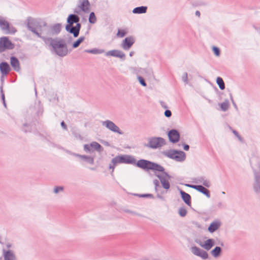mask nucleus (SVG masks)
Masks as SVG:
<instances>
[{
    "label": "nucleus",
    "mask_w": 260,
    "mask_h": 260,
    "mask_svg": "<svg viewBox=\"0 0 260 260\" xmlns=\"http://www.w3.org/2000/svg\"><path fill=\"white\" fill-rule=\"evenodd\" d=\"M26 27L27 29L44 41V38H53L52 37L58 35L61 29V25L56 23L48 25L42 20L28 18Z\"/></svg>",
    "instance_id": "nucleus-1"
},
{
    "label": "nucleus",
    "mask_w": 260,
    "mask_h": 260,
    "mask_svg": "<svg viewBox=\"0 0 260 260\" xmlns=\"http://www.w3.org/2000/svg\"><path fill=\"white\" fill-rule=\"evenodd\" d=\"M137 166L146 171L151 170L161 172L162 174H156V176L159 179L165 189H169L170 188V184L168 180L171 178V176L168 173L165 172V169L162 166L157 163L143 159H140L137 162Z\"/></svg>",
    "instance_id": "nucleus-2"
},
{
    "label": "nucleus",
    "mask_w": 260,
    "mask_h": 260,
    "mask_svg": "<svg viewBox=\"0 0 260 260\" xmlns=\"http://www.w3.org/2000/svg\"><path fill=\"white\" fill-rule=\"evenodd\" d=\"M44 42L47 45L52 48V50L56 54L60 57L66 56L68 49L64 40L60 38H43Z\"/></svg>",
    "instance_id": "nucleus-3"
},
{
    "label": "nucleus",
    "mask_w": 260,
    "mask_h": 260,
    "mask_svg": "<svg viewBox=\"0 0 260 260\" xmlns=\"http://www.w3.org/2000/svg\"><path fill=\"white\" fill-rule=\"evenodd\" d=\"M79 21L80 17L75 14H70L67 18L68 24L66 26V30L73 34L75 38L78 37L81 27Z\"/></svg>",
    "instance_id": "nucleus-4"
},
{
    "label": "nucleus",
    "mask_w": 260,
    "mask_h": 260,
    "mask_svg": "<svg viewBox=\"0 0 260 260\" xmlns=\"http://www.w3.org/2000/svg\"><path fill=\"white\" fill-rule=\"evenodd\" d=\"M165 156L169 158L174 159L176 161L181 162L184 161L186 158L185 152L174 149L166 151L163 152Z\"/></svg>",
    "instance_id": "nucleus-5"
},
{
    "label": "nucleus",
    "mask_w": 260,
    "mask_h": 260,
    "mask_svg": "<svg viewBox=\"0 0 260 260\" xmlns=\"http://www.w3.org/2000/svg\"><path fill=\"white\" fill-rule=\"evenodd\" d=\"M166 144L165 140L161 137H152L148 138V143L144 146L149 148L155 149Z\"/></svg>",
    "instance_id": "nucleus-6"
},
{
    "label": "nucleus",
    "mask_w": 260,
    "mask_h": 260,
    "mask_svg": "<svg viewBox=\"0 0 260 260\" xmlns=\"http://www.w3.org/2000/svg\"><path fill=\"white\" fill-rule=\"evenodd\" d=\"M0 27L6 34H14L17 30L13 26H10L9 22L0 17Z\"/></svg>",
    "instance_id": "nucleus-7"
},
{
    "label": "nucleus",
    "mask_w": 260,
    "mask_h": 260,
    "mask_svg": "<svg viewBox=\"0 0 260 260\" xmlns=\"http://www.w3.org/2000/svg\"><path fill=\"white\" fill-rule=\"evenodd\" d=\"M14 45L10 41L8 37H3L0 38V53L7 49H13Z\"/></svg>",
    "instance_id": "nucleus-8"
},
{
    "label": "nucleus",
    "mask_w": 260,
    "mask_h": 260,
    "mask_svg": "<svg viewBox=\"0 0 260 260\" xmlns=\"http://www.w3.org/2000/svg\"><path fill=\"white\" fill-rule=\"evenodd\" d=\"M102 124L103 126H105L106 128L113 132L117 133L120 135H122L123 134L122 132L120 130L118 126L111 120H107L102 121Z\"/></svg>",
    "instance_id": "nucleus-9"
},
{
    "label": "nucleus",
    "mask_w": 260,
    "mask_h": 260,
    "mask_svg": "<svg viewBox=\"0 0 260 260\" xmlns=\"http://www.w3.org/2000/svg\"><path fill=\"white\" fill-rule=\"evenodd\" d=\"M2 255L4 260H18L15 252L11 249H2Z\"/></svg>",
    "instance_id": "nucleus-10"
},
{
    "label": "nucleus",
    "mask_w": 260,
    "mask_h": 260,
    "mask_svg": "<svg viewBox=\"0 0 260 260\" xmlns=\"http://www.w3.org/2000/svg\"><path fill=\"white\" fill-rule=\"evenodd\" d=\"M191 251L193 254L201 257L203 259H206L208 257V254L206 251L197 246L192 247L191 248Z\"/></svg>",
    "instance_id": "nucleus-11"
},
{
    "label": "nucleus",
    "mask_w": 260,
    "mask_h": 260,
    "mask_svg": "<svg viewBox=\"0 0 260 260\" xmlns=\"http://www.w3.org/2000/svg\"><path fill=\"white\" fill-rule=\"evenodd\" d=\"M135 42L134 37L131 36L125 38L121 43V47L124 50H129Z\"/></svg>",
    "instance_id": "nucleus-12"
},
{
    "label": "nucleus",
    "mask_w": 260,
    "mask_h": 260,
    "mask_svg": "<svg viewBox=\"0 0 260 260\" xmlns=\"http://www.w3.org/2000/svg\"><path fill=\"white\" fill-rule=\"evenodd\" d=\"M169 141L175 143L179 141L180 139V134L178 131L175 129L170 130L168 133Z\"/></svg>",
    "instance_id": "nucleus-13"
},
{
    "label": "nucleus",
    "mask_w": 260,
    "mask_h": 260,
    "mask_svg": "<svg viewBox=\"0 0 260 260\" xmlns=\"http://www.w3.org/2000/svg\"><path fill=\"white\" fill-rule=\"evenodd\" d=\"M90 3L88 0H79L78 7L83 12H89Z\"/></svg>",
    "instance_id": "nucleus-14"
},
{
    "label": "nucleus",
    "mask_w": 260,
    "mask_h": 260,
    "mask_svg": "<svg viewBox=\"0 0 260 260\" xmlns=\"http://www.w3.org/2000/svg\"><path fill=\"white\" fill-rule=\"evenodd\" d=\"M187 186L192 188L195 189L198 191L205 194L207 198L210 197V194L209 191L206 189L204 186L201 185H186Z\"/></svg>",
    "instance_id": "nucleus-15"
},
{
    "label": "nucleus",
    "mask_w": 260,
    "mask_h": 260,
    "mask_svg": "<svg viewBox=\"0 0 260 260\" xmlns=\"http://www.w3.org/2000/svg\"><path fill=\"white\" fill-rule=\"evenodd\" d=\"M121 164H136L137 165L136 159L129 155H120Z\"/></svg>",
    "instance_id": "nucleus-16"
},
{
    "label": "nucleus",
    "mask_w": 260,
    "mask_h": 260,
    "mask_svg": "<svg viewBox=\"0 0 260 260\" xmlns=\"http://www.w3.org/2000/svg\"><path fill=\"white\" fill-rule=\"evenodd\" d=\"M221 222L219 220H215L210 223L208 228V231L210 233H213L217 231L221 226Z\"/></svg>",
    "instance_id": "nucleus-17"
},
{
    "label": "nucleus",
    "mask_w": 260,
    "mask_h": 260,
    "mask_svg": "<svg viewBox=\"0 0 260 260\" xmlns=\"http://www.w3.org/2000/svg\"><path fill=\"white\" fill-rule=\"evenodd\" d=\"M74 156L78 157L84 161L85 162L90 164L93 165L94 164V156H88L86 155H81L77 153H73Z\"/></svg>",
    "instance_id": "nucleus-18"
},
{
    "label": "nucleus",
    "mask_w": 260,
    "mask_h": 260,
    "mask_svg": "<svg viewBox=\"0 0 260 260\" xmlns=\"http://www.w3.org/2000/svg\"><path fill=\"white\" fill-rule=\"evenodd\" d=\"M106 55L117 57L123 59H125V54L122 51L118 50L109 51L106 53Z\"/></svg>",
    "instance_id": "nucleus-19"
},
{
    "label": "nucleus",
    "mask_w": 260,
    "mask_h": 260,
    "mask_svg": "<svg viewBox=\"0 0 260 260\" xmlns=\"http://www.w3.org/2000/svg\"><path fill=\"white\" fill-rule=\"evenodd\" d=\"M200 245L205 249L209 250L215 245V240L213 239H208L204 243H200Z\"/></svg>",
    "instance_id": "nucleus-20"
},
{
    "label": "nucleus",
    "mask_w": 260,
    "mask_h": 260,
    "mask_svg": "<svg viewBox=\"0 0 260 260\" xmlns=\"http://www.w3.org/2000/svg\"><path fill=\"white\" fill-rule=\"evenodd\" d=\"M10 63L15 71L19 72L20 71L19 61L17 57L11 56L10 58Z\"/></svg>",
    "instance_id": "nucleus-21"
},
{
    "label": "nucleus",
    "mask_w": 260,
    "mask_h": 260,
    "mask_svg": "<svg viewBox=\"0 0 260 260\" xmlns=\"http://www.w3.org/2000/svg\"><path fill=\"white\" fill-rule=\"evenodd\" d=\"M11 70L9 64L5 61L0 63V71L3 75H7Z\"/></svg>",
    "instance_id": "nucleus-22"
},
{
    "label": "nucleus",
    "mask_w": 260,
    "mask_h": 260,
    "mask_svg": "<svg viewBox=\"0 0 260 260\" xmlns=\"http://www.w3.org/2000/svg\"><path fill=\"white\" fill-rule=\"evenodd\" d=\"M180 193L181 196V198L183 200V201L184 202V203L187 204L188 206L191 205V197L190 196L185 192V191H183L182 190H180Z\"/></svg>",
    "instance_id": "nucleus-23"
},
{
    "label": "nucleus",
    "mask_w": 260,
    "mask_h": 260,
    "mask_svg": "<svg viewBox=\"0 0 260 260\" xmlns=\"http://www.w3.org/2000/svg\"><path fill=\"white\" fill-rule=\"evenodd\" d=\"M90 146H91L92 149H93L99 153H101L104 151L103 147L96 142H92L90 143Z\"/></svg>",
    "instance_id": "nucleus-24"
},
{
    "label": "nucleus",
    "mask_w": 260,
    "mask_h": 260,
    "mask_svg": "<svg viewBox=\"0 0 260 260\" xmlns=\"http://www.w3.org/2000/svg\"><path fill=\"white\" fill-rule=\"evenodd\" d=\"M147 7L146 6H140L134 8L133 13L134 14H143L147 11Z\"/></svg>",
    "instance_id": "nucleus-25"
},
{
    "label": "nucleus",
    "mask_w": 260,
    "mask_h": 260,
    "mask_svg": "<svg viewBox=\"0 0 260 260\" xmlns=\"http://www.w3.org/2000/svg\"><path fill=\"white\" fill-rule=\"evenodd\" d=\"M222 251L221 248L219 246H216L213 250L211 251V255L216 258L220 256Z\"/></svg>",
    "instance_id": "nucleus-26"
},
{
    "label": "nucleus",
    "mask_w": 260,
    "mask_h": 260,
    "mask_svg": "<svg viewBox=\"0 0 260 260\" xmlns=\"http://www.w3.org/2000/svg\"><path fill=\"white\" fill-rule=\"evenodd\" d=\"M141 73L145 76H152L153 75V70L150 68H145V69H141Z\"/></svg>",
    "instance_id": "nucleus-27"
},
{
    "label": "nucleus",
    "mask_w": 260,
    "mask_h": 260,
    "mask_svg": "<svg viewBox=\"0 0 260 260\" xmlns=\"http://www.w3.org/2000/svg\"><path fill=\"white\" fill-rule=\"evenodd\" d=\"M220 106L223 111H226L229 109L230 106L229 100L228 99H225L223 102L220 104Z\"/></svg>",
    "instance_id": "nucleus-28"
},
{
    "label": "nucleus",
    "mask_w": 260,
    "mask_h": 260,
    "mask_svg": "<svg viewBox=\"0 0 260 260\" xmlns=\"http://www.w3.org/2000/svg\"><path fill=\"white\" fill-rule=\"evenodd\" d=\"M85 38L84 36L80 37L78 40H77L75 42L72 44V47L73 48H76L79 46L80 44L83 42L85 40Z\"/></svg>",
    "instance_id": "nucleus-29"
},
{
    "label": "nucleus",
    "mask_w": 260,
    "mask_h": 260,
    "mask_svg": "<svg viewBox=\"0 0 260 260\" xmlns=\"http://www.w3.org/2000/svg\"><path fill=\"white\" fill-rule=\"evenodd\" d=\"M216 83L221 90H223L225 89L224 82L222 78L220 77H217L216 79Z\"/></svg>",
    "instance_id": "nucleus-30"
},
{
    "label": "nucleus",
    "mask_w": 260,
    "mask_h": 260,
    "mask_svg": "<svg viewBox=\"0 0 260 260\" xmlns=\"http://www.w3.org/2000/svg\"><path fill=\"white\" fill-rule=\"evenodd\" d=\"M88 21L91 24H94L96 22V18L94 12H92L90 13Z\"/></svg>",
    "instance_id": "nucleus-31"
},
{
    "label": "nucleus",
    "mask_w": 260,
    "mask_h": 260,
    "mask_svg": "<svg viewBox=\"0 0 260 260\" xmlns=\"http://www.w3.org/2000/svg\"><path fill=\"white\" fill-rule=\"evenodd\" d=\"M84 52H87V53L94 54H97L101 53L103 51L99 49L94 48V49H92L85 50Z\"/></svg>",
    "instance_id": "nucleus-32"
},
{
    "label": "nucleus",
    "mask_w": 260,
    "mask_h": 260,
    "mask_svg": "<svg viewBox=\"0 0 260 260\" xmlns=\"http://www.w3.org/2000/svg\"><path fill=\"white\" fill-rule=\"evenodd\" d=\"M199 182L202 183L203 185L207 187H209L210 186L211 183L209 181L207 180H205L204 178L201 177L199 179Z\"/></svg>",
    "instance_id": "nucleus-33"
},
{
    "label": "nucleus",
    "mask_w": 260,
    "mask_h": 260,
    "mask_svg": "<svg viewBox=\"0 0 260 260\" xmlns=\"http://www.w3.org/2000/svg\"><path fill=\"white\" fill-rule=\"evenodd\" d=\"M111 163L113 164V165H116L117 164H121V159H120V155L117 156L111 160Z\"/></svg>",
    "instance_id": "nucleus-34"
},
{
    "label": "nucleus",
    "mask_w": 260,
    "mask_h": 260,
    "mask_svg": "<svg viewBox=\"0 0 260 260\" xmlns=\"http://www.w3.org/2000/svg\"><path fill=\"white\" fill-rule=\"evenodd\" d=\"M84 150L87 153H92L93 150L90 144H84L83 146Z\"/></svg>",
    "instance_id": "nucleus-35"
},
{
    "label": "nucleus",
    "mask_w": 260,
    "mask_h": 260,
    "mask_svg": "<svg viewBox=\"0 0 260 260\" xmlns=\"http://www.w3.org/2000/svg\"><path fill=\"white\" fill-rule=\"evenodd\" d=\"M187 214V211L184 208H180L179 209V214L181 217H184Z\"/></svg>",
    "instance_id": "nucleus-36"
},
{
    "label": "nucleus",
    "mask_w": 260,
    "mask_h": 260,
    "mask_svg": "<svg viewBox=\"0 0 260 260\" xmlns=\"http://www.w3.org/2000/svg\"><path fill=\"white\" fill-rule=\"evenodd\" d=\"M63 186H56L54 188L53 192L55 194L58 193L59 192L62 191L63 190Z\"/></svg>",
    "instance_id": "nucleus-37"
},
{
    "label": "nucleus",
    "mask_w": 260,
    "mask_h": 260,
    "mask_svg": "<svg viewBox=\"0 0 260 260\" xmlns=\"http://www.w3.org/2000/svg\"><path fill=\"white\" fill-rule=\"evenodd\" d=\"M182 80L186 84L188 83V76L186 72H185L183 74L182 76Z\"/></svg>",
    "instance_id": "nucleus-38"
},
{
    "label": "nucleus",
    "mask_w": 260,
    "mask_h": 260,
    "mask_svg": "<svg viewBox=\"0 0 260 260\" xmlns=\"http://www.w3.org/2000/svg\"><path fill=\"white\" fill-rule=\"evenodd\" d=\"M138 79L140 82V83L143 86H146L147 84L145 81V80L144 78L141 76H138Z\"/></svg>",
    "instance_id": "nucleus-39"
},
{
    "label": "nucleus",
    "mask_w": 260,
    "mask_h": 260,
    "mask_svg": "<svg viewBox=\"0 0 260 260\" xmlns=\"http://www.w3.org/2000/svg\"><path fill=\"white\" fill-rule=\"evenodd\" d=\"M125 35L126 32L124 30L121 29H119L117 34V36L121 38L124 37Z\"/></svg>",
    "instance_id": "nucleus-40"
},
{
    "label": "nucleus",
    "mask_w": 260,
    "mask_h": 260,
    "mask_svg": "<svg viewBox=\"0 0 260 260\" xmlns=\"http://www.w3.org/2000/svg\"><path fill=\"white\" fill-rule=\"evenodd\" d=\"M212 50L216 56H218L220 55V50L218 47L213 46Z\"/></svg>",
    "instance_id": "nucleus-41"
},
{
    "label": "nucleus",
    "mask_w": 260,
    "mask_h": 260,
    "mask_svg": "<svg viewBox=\"0 0 260 260\" xmlns=\"http://www.w3.org/2000/svg\"><path fill=\"white\" fill-rule=\"evenodd\" d=\"M153 184L155 186V190L156 192H158V188L160 187L159 182L158 180L155 179L153 180Z\"/></svg>",
    "instance_id": "nucleus-42"
},
{
    "label": "nucleus",
    "mask_w": 260,
    "mask_h": 260,
    "mask_svg": "<svg viewBox=\"0 0 260 260\" xmlns=\"http://www.w3.org/2000/svg\"><path fill=\"white\" fill-rule=\"evenodd\" d=\"M165 116L167 117H170L172 115V112L170 110H166L164 113Z\"/></svg>",
    "instance_id": "nucleus-43"
},
{
    "label": "nucleus",
    "mask_w": 260,
    "mask_h": 260,
    "mask_svg": "<svg viewBox=\"0 0 260 260\" xmlns=\"http://www.w3.org/2000/svg\"><path fill=\"white\" fill-rule=\"evenodd\" d=\"M139 196L141 197H143V198H146V197H149V198H153V194H149V193L140 194V195H139Z\"/></svg>",
    "instance_id": "nucleus-44"
},
{
    "label": "nucleus",
    "mask_w": 260,
    "mask_h": 260,
    "mask_svg": "<svg viewBox=\"0 0 260 260\" xmlns=\"http://www.w3.org/2000/svg\"><path fill=\"white\" fill-rule=\"evenodd\" d=\"M0 90H1V97H2V100L3 101V102H4V101H5V94L3 92V86H1L0 87Z\"/></svg>",
    "instance_id": "nucleus-45"
},
{
    "label": "nucleus",
    "mask_w": 260,
    "mask_h": 260,
    "mask_svg": "<svg viewBox=\"0 0 260 260\" xmlns=\"http://www.w3.org/2000/svg\"><path fill=\"white\" fill-rule=\"evenodd\" d=\"M6 249H10V248L13 247V245L10 242H8L6 244Z\"/></svg>",
    "instance_id": "nucleus-46"
},
{
    "label": "nucleus",
    "mask_w": 260,
    "mask_h": 260,
    "mask_svg": "<svg viewBox=\"0 0 260 260\" xmlns=\"http://www.w3.org/2000/svg\"><path fill=\"white\" fill-rule=\"evenodd\" d=\"M233 132V133L234 134V135H235L236 137H237V138H238V139H239L240 140H241V139H242V138H241V136L239 135L238 133L236 131L234 130Z\"/></svg>",
    "instance_id": "nucleus-47"
},
{
    "label": "nucleus",
    "mask_w": 260,
    "mask_h": 260,
    "mask_svg": "<svg viewBox=\"0 0 260 260\" xmlns=\"http://www.w3.org/2000/svg\"><path fill=\"white\" fill-rule=\"evenodd\" d=\"M183 146L184 150L185 151H188L189 149V146L187 144H183Z\"/></svg>",
    "instance_id": "nucleus-48"
},
{
    "label": "nucleus",
    "mask_w": 260,
    "mask_h": 260,
    "mask_svg": "<svg viewBox=\"0 0 260 260\" xmlns=\"http://www.w3.org/2000/svg\"><path fill=\"white\" fill-rule=\"evenodd\" d=\"M61 127L64 129L67 130V126L64 121H62L60 123Z\"/></svg>",
    "instance_id": "nucleus-49"
},
{
    "label": "nucleus",
    "mask_w": 260,
    "mask_h": 260,
    "mask_svg": "<svg viewBox=\"0 0 260 260\" xmlns=\"http://www.w3.org/2000/svg\"><path fill=\"white\" fill-rule=\"evenodd\" d=\"M114 166L115 165H113V164H110L109 165V169L110 170H112V173H113L114 172Z\"/></svg>",
    "instance_id": "nucleus-50"
},
{
    "label": "nucleus",
    "mask_w": 260,
    "mask_h": 260,
    "mask_svg": "<svg viewBox=\"0 0 260 260\" xmlns=\"http://www.w3.org/2000/svg\"><path fill=\"white\" fill-rule=\"evenodd\" d=\"M128 212H130L134 215H138V216H141V217H143V216L141 214H140L139 213H135V212H132V211H128Z\"/></svg>",
    "instance_id": "nucleus-51"
},
{
    "label": "nucleus",
    "mask_w": 260,
    "mask_h": 260,
    "mask_svg": "<svg viewBox=\"0 0 260 260\" xmlns=\"http://www.w3.org/2000/svg\"><path fill=\"white\" fill-rule=\"evenodd\" d=\"M232 103L235 109L237 110H238V107H237L236 103L235 102V101H233V102H232Z\"/></svg>",
    "instance_id": "nucleus-52"
},
{
    "label": "nucleus",
    "mask_w": 260,
    "mask_h": 260,
    "mask_svg": "<svg viewBox=\"0 0 260 260\" xmlns=\"http://www.w3.org/2000/svg\"><path fill=\"white\" fill-rule=\"evenodd\" d=\"M103 144L104 145L106 146H110V144H109V143L108 142H107V141H104V142H103Z\"/></svg>",
    "instance_id": "nucleus-53"
},
{
    "label": "nucleus",
    "mask_w": 260,
    "mask_h": 260,
    "mask_svg": "<svg viewBox=\"0 0 260 260\" xmlns=\"http://www.w3.org/2000/svg\"><path fill=\"white\" fill-rule=\"evenodd\" d=\"M81 10H78L77 9H75L74 11V13L76 14H79Z\"/></svg>",
    "instance_id": "nucleus-54"
},
{
    "label": "nucleus",
    "mask_w": 260,
    "mask_h": 260,
    "mask_svg": "<svg viewBox=\"0 0 260 260\" xmlns=\"http://www.w3.org/2000/svg\"><path fill=\"white\" fill-rule=\"evenodd\" d=\"M217 206L219 208H222L223 207V204H222V203L221 202H219L217 204Z\"/></svg>",
    "instance_id": "nucleus-55"
},
{
    "label": "nucleus",
    "mask_w": 260,
    "mask_h": 260,
    "mask_svg": "<svg viewBox=\"0 0 260 260\" xmlns=\"http://www.w3.org/2000/svg\"><path fill=\"white\" fill-rule=\"evenodd\" d=\"M253 27H254V28H255L256 30H257L259 31V32H260V27H257V26H255V25H254V26H253Z\"/></svg>",
    "instance_id": "nucleus-56"
},
{
    "label": "nucleus",
    "mask_w": 260,
    "mask_h": 260,
    "mask_svg": "<svg viewBox=\"0 0 260 260\" xmlns=\"http://www.w3.org/2000/svg\"><path fill=\"white\" fill-rule=\"evenodd\" d=\"M196 15L198 16V17H200V12L199 11H197L196 12Z\"/></svg>",
    "instance_id": "nucleus-57"
},
{
    "label": "nucleus",
    "mask_w": 260,
    "mask_h": 260,
    "mask_svg": "<svg viewBox=\"0 0 260 260\" xmlns=\"http://www.w3.org/2000/svg\"><path fill=\"white\" fill-rule=\"evenodd\" d=\"M230 99H231V101L232 102L234 101L232 93L230 94Z\"/></svg>",
    "instance_id": "nucleus-58"
},
{
    "label": "nucleus",
    "mask_w": 260,
    "mask_h": 260,
    "mask_svg": "<svg viewBox=\"0 0 260 260\" xmlns=\"http://www.w3.org/2000/svg\"><path fill=\"white\" fill-rule=\"evenodd\" d=\"M134 53H135V52L134 51H131V52H130L129 55L130 56H132L134 54Z\"/></svg>",
    "instance_id": "nucleus-59"
},
{
    "label": "nucleus",
    "mask_w": 260,
    "mask_h": 260,
    "mask_svg": "<svg viewBox=\"0 0 260 260\" xmlns=\"http://www.w3.org/2000/svg\"><path fill=\"white\" fill-rule=\"evenodd\" d=\"M157 198H159V199H162V196H160L159 194H158V193H157Z\"/></svg>",
    "instance_id": "nucleus-60"
},
{
    "label": "nucleus",
    "mask_w": 260,
    "mask_h": 260,
    "mask_svg": "<svg viewBox=\"0 0 260 260\" xmlns=\"http://www.w3.org/2000/svg\"><path fill=\"white\" fill-rule=\"evenodd\" d=\"M3 105L5 106V107H6L7 106H6V103L5 101H4V102H3Z\"/></svg>",
    "instance_id": "nucleus-61"
},
{
    "label": "nucleus",
    "mask_w": 260,
    "mask_h": 260,
    "mask_svg": "<svg viewBox=\"0 0 260 260\" xmlns=\"http://www.w3.org/2000/svg\"><path fill=\"white\" fill-rule=\"evenodd\" d=\"M28 126V125L27 123L24 124V126L26 127V126Z\"/></svg>",
    "instance_id": "nucleus-62"
},
{
    "label": "nucleus",
    "mask_w": 260,
    "mask_h": 260,
    "mask_svg": "<svg viewBox=\"0 0 260 260\" xmlns=\"http://www.w3.org/2000/svg\"><path fill=\"white\" fill-rule=\"evenodd\" d=\"M165 104V103H164V102H160V104H161V105L162 106H163V104Z\"/></svg>",
    "instance_id": "nucleus-63"
},
{
    "label": "nucleus",
    "mask_w": 260,
    "mask_h": 260,
    "mask_svg": "<svg viewBox=\"0 0 260 260\" xmlns=\"http://www.w3.org/2000/svg\"><path fill=\"white\" fill-rule=\"evenodd\" d=\"M162 107H164L165 108H167V106H165V105L163 104V106Z\"/></svg>",
    "instance_id": "nucleus-64"
}]
</instances>
